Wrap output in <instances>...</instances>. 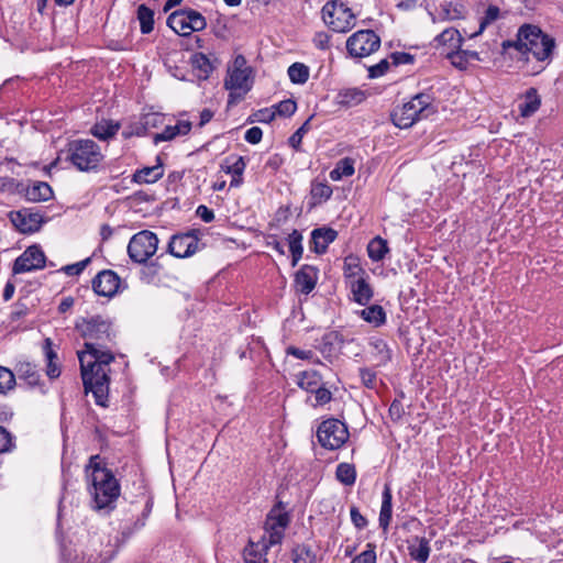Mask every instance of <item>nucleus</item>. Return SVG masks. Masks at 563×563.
I'll list each match as a JSON object with an SVG mask.
<instances>
[{
    "instance_id": "obj_1",
    "label": "nucleus",
    "mask_w": 563,
    "mask_h": 563,
    "mask_svg": "<svg viewBox=\"0 0 563 563\" xmlns=\"http://www.w3.org/2000/svg\"><path fill=\"white\" fill-rule=\"evenodd\" d=\"M76 328L86 339L85 351L78 353L85 390L93 394L97 405L106 407L109 366L114 356L111 351L103 350L102 344L112 339L111 324L107 319H81Z\"/></svg>"
},
{
    "instance_id": "obj_2",
    "label": "nucleus",
    "mask_w": 563,
    "mask_h": 563,
    "mask_svg": "<svg viewBox=\"0 0 563 563\" xmlns=\"http://www.w3.org/2000/svg\"><path fill=\"white\" fill-rule=\"evenodd\" d=\"M88 490L96 510H111L120 496V485L107 467L101 466L99 456H91L86 467Z\"/></svg>"
},
{
    "instance_id": "obj_3",
    "label": "nucleus",
    "mask_w": 563,
    "mask_h": 563,
    "mask_svg": "<svg viewBox=\"0 0 563 563\" xmlns=\"http://www.w3.org/2000/svg\"><path fill=\"white\" fill-rule=\"evenodd\" d=\"M503 48H515L521 54L531 53L538 62H550L555 41L552 36L542 32L537 25L525 24L519 27L516 40L503 42Z\"/></svg>"
},
{
    "instance_id": "obj_4",
    "label": "nucleus",
    "mask_w": 563,
    "mask_h": 563,
    "mask_svg": "<svg viewBox=\"0 0 563 563\" xmlns=\"http://www.w3.org/2000/svg\"><path fill=\"white\" fill-rule=\"evenodd\" d=\"M438 107L429 93H418L410 101L397 107L391 112V121L399 129H408L417 121L428 119L437 113Z\"/></svg>"
},
{
    "instance_id": "obj_5",
    "label": "nucleus",
    "mask_w": 563,
    "mask_h": 563,
    "mask_svg": "<svg viewBox=\"0 0 563 563\" xmlns=\"http://www.w3.org/2000/svg\"><path fill=\"white\" fill-rule=\"evenodd\" d=\"M67 158L77 169L89 172L98 167L103 155L92 140H75L68 144Z\"/></svg>"
},
{
    "instance_id": "obj_6",
    "label": "nucleus",
    "mask_w": 563,
    "mask_h": 563,
    "mask_svg": "<svg viewBox=\"0 0 563 563\" xmlns=\"http://www.w3.org/2000/svg\"><path fill=\"white\" fill-rule=\"evenodd\" d=\"M324 23L334 32L345 33L355 25V14L343 2H327L322 8Z\"/></svg>"
},
{
    "instance_id": "obj_7",
    "label": "nucleus",
    "mask_w": 563,
    "mask_h": 563,
    "mask_svg": "<svg viewBox=\"0 0 563 563\" xmlns=\"http://www.w3.org/2000/svg\"><path fill=\"white\" fill-rule=\"evenodd\" d=\"M167 25L177 34L188 36L206 29V18L198 11L187 8L174 11L167 18Z\"/></svg>"
},
{
    "instance_id": "obj_8",
    "label": "nucleus",
    "mask_w": 563,
    "mask_h": 563,
    "mask_svg": "<svg viewBox=\"0 0 563 563\" xmlns=\"http://www.w3.org/2000/svg\"><path fill=\"white\" fill-rule=\"evenodd\" d=\"M158 238L148 230H143L135 233L129 244V257L137 264L146 263L157 251Z\"/></svg>"
},
{
    "instance_id": "obj_9",
    "label": "nucleus",
    "mask_w": 563,
    "mask_h": 563,
    "mask_svg": "<svg viewBox=\"0 0 563 563\" xmlns=\"http://www.w3.org/2000/svg\"><path fill=\"white\" fill-rule=\"evenodd\" d=\"M317 438L324 449L336 450L349 439L347 427L334 418L324 420L317 430Z\"/></svg>"
},
{
    "instance_id": "obj_10",
    "label": "nucleus",
    "mask_w": 563,
    "mask_h": 563,
    "mask_svg": "<svg viewBox=\"0 0 563 563\" xmlns=\"http://www.w3.org/2000/svg\"><path fill=\"white\" fill-rule=\"evenodd\" d=\"M380 46L379 36L372 30H360L346 41V49L353 57L363 58L376 52Z\"/></svg>"
},
{
    "instance_id": "obj_11",
    "label": "nucleus",
    "mask_w": 563,
    "mask_h": 563,
    "mask_svg": "<svg viewBox=\"0 0 563 563\" xmlns=\"http://www.w3.org/2000/svg\"><path fill=\"white\" fill-rule=\"evenodd\" d=\"M252 86L253 70H228V76L224 80V87L230 91L228 103L234 104L242 100L252 89Z\"/></svg>"
},
{
    "instance_id": "obj_12",
    "label": "nucleus",
    "mask_w": 563,
    "mask_h": 563,
    "mask_svg": "<svg viewBox=\"0 0 563 563\" xmlns=\"http://www.w3.org/2000/svg\"><path fill=\"white\" fill-rule=\"evenodd\" d=\"M289 525V516L280 506L274 507L265 520V533L267 544L276 545L282 542L285 529Z\"/></svg>"
},
{
    "instance_id": "obj_13",
    "label": "nucleus",
    "mask_w": 563,
    "mask_h": 563,
    "mask_svg": "<svg viewBox=\"0 0 563 563\" xmlns=\"http://www.w3.org/2000/svg\"><path fill=\"white\" fill-rule=\"evenodd\" d=\"M10 220L22 233L36 232L43 223L42 214L31 208H23L19 211L10 212Z\"/></svg>"
},
{
    "instance_id": "obj_14",
    "label": "nucleus",
    "mask_w": 563,
    "mask_h": 563,
    "mask_svg": "<svg viewBox=\"0 0 563 563\" xmlns=\"http://www.w3.org/2000/svg\"><path fill=\"white\" fill-rule=\"evenodd\" d=\"M45 265V255L42 250L36 246L27 247L14 262L13 272L22 274L35 269L43 268Z\"/></svg>"
},
{
    "instance_id": "obj_15",
    "label": "nucleus",
    "mask_w": 563,
    "mask_h": 563,
    "mask_svg": "<svg viewBox=\"0 0 563 563\" xmlns=\"http://www.w3.org/2000/svg\"><path fill=\"white\" fill-rule=\"evenodd\" d=\"M198 250V239L192 232L174 235L168 243V252L178 258L194 255Z\"/></svg>"
},
{
    "instance_id": "obj_16",
    "label": "nucleus",
    "mask_w": 563,
    "mask_h": 563,
    "mask_svg": "<svg viewBox=\"0 0 563 563\" xmlns=\"http://www.w3.org/2000/svg\"><path fill=\"white\" fill-rule=\"evenodd\" d=\"M121 279L113 271H102L92 279L93 291L99 296L112 297L120 288Z\"/></svg>"
},
{
    "instance_id": "obj_17",
    "label": "nucleus",
    "mask_w": 563,
    "mask_h": 563,
    "mask_svg": "<svg viewBox=\"0 0 563 563\" xmlns=\"http://www.w3.org/2000/svg\"><path fill=\"white\" fill-rule=\"evenodd\" d=\"M266 537L258 541L250 540L243 550L242 556L245 563H269L267 553L272 544H267Z\"/></svg>"
},
{
    "instance_id": "obj_18",
    "label": "nucleus",
    "mask_w": 563,
    "mask_h": 563,
    "mask_svg": "<svg viewBox=\"0 0 563 563\" xmlns=\"http://www.w3.org/2000/svg\"><path fill=\"white\" fill-rule=\"evenodd\" d=\"M318 271L313 266L303 265L295 276L297 289L302 294H309L316 286Z\"/></svg>"
},
{
    "instance_id": "obj_19",
    "label": "nucleus",
    "mask_w": 563,
    "mask_h": 563,
    "mask_svg": "<svg viewBox=\"0 0 563 563\" xmlns=\"http://www.w3.org/2000/svg\"><path fill=\"white\" fill-rule=\"evenodd\" d=\"M336 231L331 228H319L311 232L312 250L322 254L327 251L330 243L336 239Z\"/></svg>"
},
{
    "instance_id": "obj_20",
    "label": "nucleus",
    "mask_w": 563,
    "mask_h": 563,
    "mask_svg": "<svg viewBox=\"0 0 563 563\" xmlns=\"http://www.w3.org/2000/svg\"><path fill=\"white\" fill-rule=\"evenodd\" d=\"M157 162L154 166L137 169L133 174L132 180L136 184H154L164 176V168L159 157H157Z\"/></svg>"
},
{
    "instance_id": "obj_21",
    "label": "nucleus",
    "mask_w": 563,
    "mask_h": 563,
    "mask_svg": "<svg viewBox=\"0 0 563 563\" xmlns=\"http://www.w3.org/2000/svg\"><path fill=\"white\" fill-rule=\"evenodd\" d=\"M408 551L412 560L426 563L431 552L429 540L424 537H413L408 541Z\"/></svg>"
},
{
    "instance_id": "obj_22",
    "label": "nucleus",
    "mask_w": 563,
    "mask_h": 563,
    "mask_svg": "<svg viewBox=\"0 0 563 563\" xmlns=\"http://www.w3.org/2000/svg\"><path fill=\"white\" fill-rule=\"evenodd\" d=\"M18 376L20 379L24 380L29 386L35 387L38 386L42 394H46V388L43 384H41V375L36 369V366L29 363L23 362L20 363L16 367Z\"/></svg>"
},
{
    "instance_id": "obj_23",
    "label": "nucleus",
    "mask_w": 563,
    "mask_h": 563,
    "mask_svg": "<svg viewBox=\"0 0 563 563\" xmlns=\"http://www.w3.org/2000/svg\"><path fill=\"white\" fill-rule=\"evenodd\" d=\"M393 515V495L389 485L384 486V490L382 494V506L378 517L379 527L387 531L391 521Z\"/></svg>"
},
{
    "instance_id": "obj_24",
    "label": "nucleus",
    "mask_w": 563,
    "mask_h": 563,
    "mask_svg": "<svg viewBox=\"0 0 563 563\" xmlns=\"http://www.w3.org/2000/svg\"><path fill=\"white\" fill-rule=\"evenodd\" d=\"M53 197L52 187L45 181H33L25 190V198L32 202L47 201Z\"/></svg>"
},
{
    "instance_id": "obj_25",
    "label": "nucleus",
    "mask_w": 563,
    "mask_h": 563,
    "mask_svg": "<svg viewBox=\"0 0 563 563\" xmlns=\"http://www.w3.org/2000/svg\"><path fill=\"white\" fill-rule=\"evenodd\" d=\"M191 130V123L187 120L178 121L175 125H167L162 133L154 135V143L170 141L178 135H186Z\"/></svg>"
},
{
    "instance_id": "obj_26",
    "label": "nucleus",
    "mask_w": 563,
    "mask_h": 563,
    "mask_svg": "<svg viewBox=\"0 0 563 563\" xmlns=\"http://www.w3.org/2000/svg\"><path fill=\"white\" fill-rule=\"evenodd\" d=\"M190 64L196 73L197 78L200 80L208 79L211 73L214 70L213 63L203 53H195L190 57Z\"/></svg>"
},
{
    "instance_id": "obj_27",
    "label": "nucleus",
    "mask_w": 563,
    "mask_h": 563,
    "mask_svg": "<svg viewBox=\"0 0 563 563\" xmlns=\"http://www.w3.org/2000/svg\"><path fill=\"white\" fill-rule=\"evenodd\" d=\"M365 99V92L358 88H346L336 95V103L342 107L360 104Z\"/></svg>"
},
{
    "instance_id": "obj_28",
    "label": "nucleus",
    "mask_w": 563,
    "mask_h": 563,
    "mask_svg": "<svg viewBox=\"0 0 563 563\" xmlns=\"http://www.w3.org/2000/svg\"><path fill=\"white\" fill-rule=\"evenodd\" d=\"M350 287L353 295V299L357 303L366 306L369 302L373 296V291L371 286L366 283L364 278L352 280V283H350Z\"/></svg>"
},
{
    "instance_id": "obj_29",
    "label": "nucleus",
    "mask_w": 563,
    "mask_h": 563,
    "mask_svg": "<svg viewBox=\"0 0 563 563\" xmlns=\"http://www.w3.org/2000/svg\"><path fill=\"white\" fill-rule=\"evenodd\" d=\"M52 346H53L52 340L49 338L45 339L43 350H44V354H45L46 362H47L46 375L51 379H55V378L59 377V375H60V367L56 362L57 354L53 350Z\"/></svg>"
},
{
    "instance_id": "obj_30",
    "label": "nucleus",
    "mask_w": 563,
    "mask_h": 563,
    "mask_svg": "<svg viewBox=\"0 0 563 563\" xmlns=\"http://www.w3.org/2000/svg\"><path fill=\"white\" fill-rule=\"evenodd\" d=\"M344 277L347 283L364 278L365 271L361 266L360 258L353 255H349L344 258L343 265Z\"/></svg>"
},
{
    "instance_id": "obj_31",
    "label": "nucleus",
    "mask_w": 563,
    "mask_h": 563,
    "mask_svg": "<svg viewBox=\"0 0 563 563\" xmlns=\"http://www.w3.org/2000/svg\"><path fill=\"white\" fill-rule=\"evenodd\" d=\"M541 100L536 88H529L525 95V101L519 104L520 114L530 117L540 108Z\"/></svg>"
},
{
    "instance_id": "obj_32",
    "label": "nucleus",
    "mask_w": 563,
    "mask_h": 563,
    "mask_svg": "<svg viewBox=\"0 0 563 563\" xmlns=\"http://www.w3.org/2000/svg\"><path fill=\"white\" fill-rule=\"evenodd\" d=\"M297 385L309 393H313L321 385V376L318 372L305 371L297 375Z\"/></svg>"
},
{
    "instance_id": "obj_33",
    "label": "nucleus",
    "mask_w": 563,
    "mask_h": 563,
    "mask_svg": "<svg viewBox=\"0 0 563 563\" xmlns=\"http://www.w3.org/2000/svg\"><path fill=\"white\" fill-rule=\"evenodd\" d=\"M142 34H150L154 30V11L145 4H140L136 11Z\"/></svg>"
},
{
    "instance_id": "obj_34",
    "label": "nucleus",
    "mask_w": 563,
    "mask_h": 563,
    "mask_svg": "<svg viewBox=\"0 0 563 563\" xmlns=\"http://www.w3.org/2000/svg\"><path fill=\"white\" fill-rule=\"evenodd\" d=\"M354 161L345 157L340 159L335 167L330 172L329 176L331 180L338 181L341 180L343 177H350L354 174Z\"/></svg>"
},
{
    "instance_id": "obj_35",
    "label": "nucleus",
    "mask_w": 563,
    "mask_h": 563,
    "mask_svg": "<svg viewBox=\"0 0 563 563\" xmlns=\"http://www.w3.org/2000/svg\"><path fill=\"white\" fill-rule=\"evenodd\" d=\"M310 196L313 205H319L332 196V188L329 184L323 181H312L311 189H310Z\"/></svg>"
},
{
    "instance_id": "obj_36",
    "label": "nucleus",
    "mask_w": 563,
    "mask_h": 563,
    "mask_svg": "<svg viewBox=\"0 0 563 563\" xmlns=\"http://www.w3.org/2000/svg\"><path fill=\"white\" fill-rule=\"evenodd\" d=\"M435 42L439 45L449 46L450 48L454 49L460 47L462 37L460 32L456 29L449 27L445 29L443 32H441L437 37Z\"/></svg>"
},
{
    "instance_id": "obj_37",
    "label": "nucleus",
    "mask_w": 563,
    "mask_h": 563,
    "mask_svg": "<svg viewBox=\"0 0 563 563\" xmlns=\"http://www.w3.org/2000/svg\"><path fill=\"white\" fill-rule=\"evenodd\" d=\"M119 128L118 123L104 121L95 124L91 129V134L99 140L107 141L118 133Z\"/></svg>"
},
{
    "instance_id": "obj_38",
    "label": "nucleus",
    "mask_w": 563,
    "mask_h": 563,
    "mask_svg": "<svg viewBox=\"0 0 563 563\" xmlns=\"http://www.w3.org/2000/svg\"><path fill=\"white\" fill-rule=\"evenodd\" d=\"M388 252L387 242L380 236L374 238L367 245V253L372 261H382Z\"/></svg>"
},
{
    "instance_id": "obj_39",
    "label": "nucleus",
    "mask_w": 563,
    "mask_h": 563,
    "mask_svg": "<svg viewBox=\"0 0 563 563\" xmlns=\"http://www.w3.org/2000/svg\"><path fill=\"white\" fill-rule=\"evenodd\" d=\"M288 77L292 84L303 85L309 79V67L302 63H294L288 67Z\"/></svg>"
},
{
    "instance_id": "obj_40",
    "label": "nucleus",
    "mask_w": 563,
    "mask_h": 563,
    "mask_svg": "<svg viewBox=\"0 0 563 563\" xmlns=\"http://www.w3.org/2000/svg\"><path fill=\"white\" fill-rule=\"evenodd\" d=\"M288 244L289 251L292 257V266H296L299 260L302 257L303 247H302V235L299 231L294 230L288 235Z\"/></svg>"
},
{
    "instance_id": "obj_41",
    "label": "nucleus",
    "mask_w": 563,
    "mask_h": 563,
    "mask_svg": "<svg viewBox=\"0 0 563 563\" xmlns=\"http://www.w3.org/2000/svg\"><path fill=\"white\" fill-rule=\"evenodd\" d=\"M335 476L339 482L346 486H352L356 481V471L350 463H340L336 466Z\"/></svg>"
},
{
    "instance_id": "obj_42",
    "label": "nucleus",
    "mask_w": 563,
    "mask_h": 563,
    "mask_svg": "<svg viewBox=\"0 0 563 563\" xmlns=\"http://www.w3.org/2000/svg\"><path fill=\"white\" fill-rule=\"evenodd\" d=\"M246 167L245 161L242 156L239 157H227L221 165L224 173L231 174L232 176L241 177Z\"/></svg>"
},
{
    "instance_id": "obj_43",
    "label": "nucleus",
    "mask_w": 563,
    "mask_h": 563,
    "mask_svg": "<svg viewBox=\"0 0 563 563\" xmlns=\"http://www.w3.org/2000/svg\"><path fill=\"white\" fill-rule=\"evenodd\" d=\"M500 18V9L497 5H488L483 16L479 19V29L474 35L482 33L485 29L497 22Z\"/></svg>"
},
{
    "instance_id": "obj_44",
    "label": "nucleus",
    "mask_w": 563,
    "mask_h": 563,
    "mask_svg": "<svg viewBox=\"0 0 563 563\" xmlns=\"http://www.w3.org/2000/svg\"><path fill=\"white\" fill-rule=\"evenodd\" d=\"M14 385V374L9 368L0 366V394H7Z\"/></svg>"
},
{
    "instance_id": "obj_45",
    "label": "nucleus",
    "mask_w": 563,
    "mask_h": 563,
    "mask_svg": "<svg viewBox=\"0 0 563 563\" xmlns=\"http://www.w3.org/2000/svg\"><path fill=\"white\" fill-rule=\"evenodd\" d=\"M294 563H314V555L305 545H299L292 551Z\"/></svg>"
},
{
    "instance_id": "obj_46",
    "label": "nucleus",
    "mask_w": 563,
    "mask_h": 563,
    "mask_svg": "<svg viewBox=\"0 0 563 563\" xmlns=\"http://www.w3.org/2000/svg\"><path fill=\"white\" fill-rule=\"evenodd\" d=\"M273 110L275 112V115H282V117H290L295 113L297 110V104L294 100L286 99L273 107Z\"/></svg>"
},
{
    "instance_id": "obj_47",
    "label": "nucleus",
    "mask_w": 563,
    "mask_h": 563,
    "mask_svg": "<svg viewBox=\"0 0 563 563\" xmlns=\"http://www.w3.org/2000/svg\"><path fill=\"white\" fill-rule=\"evenodd\" d=\"M467 54L468 51H452L448 52L446 56L453 66L459 69H465L468 64Z\"/></svg>"
},
{
    "instance_id": "obj_48",
    "label": "nucleus",
    "mask_w": 563,
    "mask_h": 563,
    "mask_svg": "<svg viewBox=\"0 0 563 563\" xmlns=\"http://www.w3.org/2000/svg\"><path fill=\"white\" fill-rule=\"evenodd\" d=\"M310 126V119H308L290 137L289 145L299 151L303 135L308 132Z\"/></svg>"
},
{
    "instance_id": "obj_49",
    "label": "nucleus",
    "mask_w": 563,
    "mask_h": 563,
    "mask_svg": "<svg viewBox=\"0 0 563 563\" xmlns=\"http://www.w3.org/2000/svg\"><path fill=\"white\" fill-rule=\"evenodd\" d=\"M360 377L365 387L375 389L377 387L376 372L371 368H360Z\"/></svg>"
},
{
    "instance_id": "obj_50",
    "label": "nucleus",
    "mask_w": 563,
    "mask_h": 563,
    "mask_svg": "<svg viewBox=\"0 0 563 563\" xmlns=\"http://www.w3.org/2000/svg\"><path fill=\"white\" fill-rule=\"evenodd\" d=\"M389 68V62L387 59H382L379 63L371 66L368 68V77L369 78H378L384 76Z\"/></svg>"
},
{
    "instance_id": "obj_51",
    "label": "nucleus",
    "mask_w": 563,
    "mask_h": 563,
    "mask_svg": "<svg viewBox=\"0 0 563 563\" xmlns=\"http://www.w3.org/2000/svg\"><path fill=\"white\" fill-rule=\"evenodd\" d=\"M90 263V258H86V260H82L80 262H77V263H74V264H70V265H66L63 271L68 275V276H78L80 275L84 269L86 268V266Z\"/></svg>"
},
{
    "instance_id": "obj_52",
    "label": "nucleus",
    "mask_w": 563,
    "mask_h": 563,
    "mask_svg": "<svg viewBox=\"0 0 563 563\" xmlns=\"http://www.w3.org/2000/svg\"><path fill=\"white\" fill-rule=\"evenodd\" d=\"M313 394H314V404H313V406L325 405L332 398V395H331L330 390L324 388V387H322L321 385L318 387L317 390L313 391Z\"/></svg>"
},
{
    "instance_id": "obj_53",
    "label": "nucleus",
    "mask_w": 563,
    "mask_h": 563,
    "mask_svg": "<svg viewBox=\"0 0 563 563\" xmlns=\"http://www.w3.org/2000/svg\"><path fill=\"white\" fill-rule=\"evenodd\" d=\"M12 437L11 434L0 426V453H4L10 451L12 448Z\"/></svg>"
},
{
    "instance_id": "obj_54",
    "label": "nucleus",
    "mask_w": 563,
    "mask_h": 563,
    "mask_svg": "<svg viewBox=\"0 0 563 563\" xmlns=\"http://www.w3.org/2000/svg\"><path fill=\"white\" fill-rule=\"evenodd\" d=\"M263 137V131L258 126L250 128L244 135V139L250 144H257Z\"/></svg>"
},
{
    "instance_id": "obj_55",
    "label": "nucleus",
    "mask_w": 563,
    "mask_h": 563,
    "mask_svg": "<svg viewBox=\"0 0 563 563\" xmlns=\"http://www.w3.org/2000/svg\"><path fill=\"white\" fill-rule=\"evenodd\" d=\"M351 521L357 529H364L367 526V520L365 517L358 511L356 507H352L350 510Z\"/></svg>"
},
{
    "instance_id": "obj_56",
    "label": "nucleus",
    "mask_w": 563,
    "mask_h": 563,
    "mask_svg": "<svg viewBox=\"0 0 563 563\" xmlns=\"http://www.w3.org/2000/svg\"><path fill=\"white\" fill-rule=\"evenodd\" d=\"M376 553L374 549L365 550L361 554L356 555L351 563H375Z\"/></svg>"
},
{
    "instance_id": "obj_57",
    "label": "nucleus",
    "mask_w": 563,
    "mask_h": 563,
    "mask_svg": "<svg viewBox=\"0 0 563 563\" xmlns=\"http://www.w3.org/2000/svg\"><path fill=\"white\" fill-rule=\"evenodd\" d=\"M405 413L404 406L400 400L395 399L389 407V416L394 421L399 420Z\"/></svg>"
},
{
    "instance_id": "obj_58",
    "label": "nucleus",
    "mask_w": 563,
    "mask_h": 563,
    "mask_svg": "<svg viewBox=\"0 0 563 563\" xmlns=\"http://www.w3.org/2000/svg\"><path fill=\"white\" fill-rule=\"evenodd\" d=\"M275 118V112L272 109H262L254 113V121L262 123H269Z\"/></svg>"
},
{
    "instance_id": "obj_59",
    "label": "nucleus",
    "mask_w": 563,
    "mask_h": 563,
    "mask_svg": "<svg viewBox=\"0 0 563 563\" xmlns=\"http://www.w3.org/2000/svg\"><path fill=\"white\" fill-rule=\"evenodd\" d=\"M390 58L393 59V64L396 66L411 64L413 62L412 55L405 52L393 53Z\"/></svg>"
},
{
    "instance_id": "obj_60",
    "label": "nucleus",
    "mask_w": 563,
    "mask_h": 563,
    "mask_svg": "<svg viewBox=\"0 0 563 563\" xmlns=\"http://www.w3.org/2000/svg\"><path fill=\"white\" fill-rule=\"evenodd\" d=\"M286 352L288 355H292L296 358H300V360H309L313 355L312 351H306V350H301V349H298L295 346H289L286 350Z\"/></svg>"
},
{
    "instance_id": "obj_61",
    "label": "nucleus",
    "mask_w": 563,
    "mask_h": 563,
    "mask_svg": "<svg viewBox=\"0 0 563 563\" xmlns=\"http://www.w3.org/2000/svg\"><path fill=\"white\" fill-rule=\"evenodd\" d=\"M375 347H376V350L378 351V354H379L378 363L380 365L385 364L387 361H389L390 354H389V350L387 349L386 343H384L383 341H378V342L375 343Z\"/></svg>"
},
{
    "instance_id": "obj_62",
    "label": "nucleus",
    "mask_w": 563,
    "mask_h": 563,
    "mask_svg": "<svg viewBox=\"0 0 563 563\" xmlns=\"http://www.w3.org/2000/svg\"><path fill=\"white\" fill-rule=\"evenodd\" d=\"M158 117L156 114H146L143 117L142 126L136 128L135 134L141 135L145 132L148 125H155Z\"/></svg>"
},
{
    "instance_id": "obj_63",
    "label": "nucleus",
    "mask_w": 563,
    "mask_h": 563,
    "mask_svg": "<svg viewBox=\"0 0 563 563\" xmlns=\"http://www.w3.org/2000/svg\"><path fill=\"white\" fill-rule=\"evenodd\" d=\"M196 213L206 223H209L214 219L213 211L203 205H200L197 208Z\"/></svg>"
},
{
    "instance_id": "obj_64",
    "label": "nucleus",
    "mask_w": 563,
    "mask_h": 563,
    "mask_svg": "<svg viewBox=\"0 0 563 563\" xmlns=\"http://www.w3.org/2000/svg\"><path fill=\"white\" fill-rule=\"evenodd\" d=\"M15 179L9 176H0V190L3 192H12L15 189Z\"/></svg>"
}]
</instances>
